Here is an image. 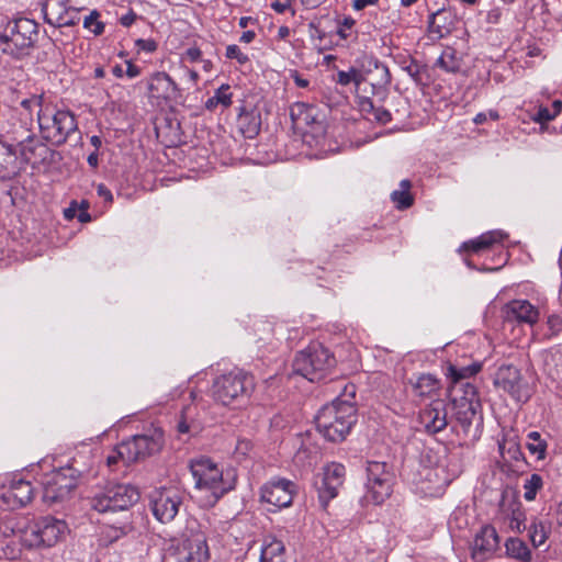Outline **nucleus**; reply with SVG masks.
<instances>
[{"mask_svg": "<svg viewBox=\"0 0 562 562\" xmlns=\"http://www.w3.org/2000/svg\"><path fill=\"white\" fill-rule=\"evenodd\" d=\"M506 554L520 562H530L531 551L528 546L518 538H509L506 543Z\"/></svg>", "mask_w": 562, "mask_h": 562, "instance_id": "nucleus-35", "label": "nucleus"}, {"mask_svg": "<svg viewBox=\"0 0 562 562\" xmlns=\"http://www.w3.org/2000/svg\"><path fill=\"white\" fill-rule=\"evenodd\" d=\"M554 117L555 115L553 114V111L548 108L540 106L533 116V121L542 124L553 120Z\"/></svg>", "mask_w": 562, "mask_h": 562, "instance_id": "nucleus-50", "label": "nucleus"}, {"mask_svg": "<svg viewBox=\"0 0 562 562\" xmlns=\"http://www.w3.org/2000/svg\"><path fill=\"white\" fill-rule=\"evenodd\" d=\"M164 431L153 428L145 434L135 435L119 445V456L122 462L130 465L151 454L159 452L164 446Z\"/></svg>", "mask_w": 562, "mask_h": 562, "instance_id": "nucleus-10", "label": "nucleus"}, {"mask_svg": "<svg viewBox=\"0 0 562 562\" xmlns=\"http://www.w3.org/2000/svg\"><path fill=\"white\" fill-rule=\"evenodd\" d=\"M69 3L70 0H45L42 8L45 21L56 27L77 24L78 10Z\"/></svg>", "mask_w": 562, "mask_h": 562, "instance_id": "nucleus-19", "label": "nucleus"}, {"mask_svg": "<svg viewBox=\"0 0 562 562\" xmlns=\"http://www.w3.org/2000/svg\"><path fill=\"white\" fill-rule=\"evenodd\" d=\"M439 387V380L430 373L420 374L413 383L414 393L420 397L432 395Z\"/></svg>", "mask_w": 562, "mask_h": 562, "instance_id": "nucleus-33", "label": "nucleus"}, {"mask_svg": "<svg viewBox=\"0 0 562 562\" xmlns=\"http://www.w3.org/2000/svg\"><path fill=\"white\" fill-rule=\"evenodd\" d=\"M322 473L326 476V480H330L334 484L341 487L346 474L345 467L341 463L331 462L324 467Z\"/></svg>", "mask_w": 562, "mask_h": 562, "instance_id": "nucleus-41", "label": "nucleus"}, {"mask_svg": "<svg viewBox=\"0 0 562 562\" xmlns=\"http://www.w3.org/2000/svg\"><path fill=\"white\" fill-rule=\"evenodd\" d=\"M181 503L182 498L178 492L164 488L153 495L150 509L158 521L167 524L175 519Z\"/></svg>", "mask_w": 562, "mask_h": 562, "instance_id": "nucleus-18", "label": "nucleus"}, {"mask_svg": "<svg viewBox=\"0 0 562 562\" xmlns=\"http://www.w3.org/2000/svg\"><path fill=\"white\" fill-rule=\"evenodd\" d=\"M499 538L496 529L491 525L483 526L475 535L470 548L471 558L475 562H485L494 557L498 550Z\"/></svg>", "mask_w": 562, "mask_h": 562, "instance_id": "nucleus-20", "label": "nucleus"}, {"mask_svg": "<svg viewBox=\"0 0 562 562\" xmlns=\"http://www.w3.org/2000/svg\"><path fill=\"white\" fill-rule=\"evenodd\" d=\"M182 59L190 63L200 61L202 59V52L198 47H190L183 53Z\"/></svg>", "mask_w": 562, "mask_h": 562, "instance_id": "nucleus-51", "label": "nucleus"}, {"mask_svg": "<svg viewBox=\"0 0 562 562\" xmlns=\"http://www.w3.org/2000/svg\"><path fill=\"white\" fill-rule=\"evenodd\" d=\"M148 97L155 99L157 104L178 99L180 90L171 77L162 71L155 72L147 82Z\"/></svg>", "mask_w": 562, "mask_h": 562, "instance_id": "nucleus-21", "label": "nucleus"}, {"mask_svg": "<svg viewBox=\"0 0 562 562\" xmlns=\"http://www.w3.org/2000/svg\"><path fill=\"white\" fill-rule=\"evenodd\" d=\"M291 2L292 0H272L270 7L277 13H285L289 11L293 16L295 14V10L292 8Z\"/></svg>", "mask_w": 562, "mask_h": 562, "instance_id": "nucleus-49", "label": "nucleus"}, {"mask_svg": "<svg viewBox=\"0 0 562 562\" xmlns=\"http://www.w3.org/2000/svg\"><path fill=\"white\" fill-rule=\"evenodd\" d=\"M418 420L424 430L429 435L442 431L447 425V409L443 401H435L420 411Z\"/></svg>", "mask_w": 562, "mask_h": 562, "instance_id": "nucleus-23", "label": "nucleus"}, {"mask_svg": "<svg viewBox=\"0 0 562 562\" xmlns=\"http://www.w3.org/2000/svg\"><path fill=\"white\" fill-rule=\"evenodd\" d=\"M135 44L138 47V49L145 50V52H148V53L155 52L156 48H157V44L153 40L138 38L135 42Z\"/></svg>", "mask_w": 562, "mask_h": 562, "instance_id": "nucleus-54", "label": "nucleus"}, {"mask_svg": "<svg viewBox=\"0 0 562 562\" xmlns=\"http://www.w3.org/2000/svg\"><path fill=\"white\" fill-rule=\"evenodd\" d=\"M97 193L100 198L104 199L108 202H112L113 200L111 191L103 183L98 184Z\"/></svg>", "mask_w": 562, "mask_h": 562, "instance_id": "nucleus-59", "label": "nucleus"}, {"mask_svg": "<svg viewBox=\"0 0 562 562\" xmlns=\"http://www.w3.org/2000/svg\"><path fill=\"white\" fill-rule=\"evenodd\" d=\"M501 16L499 9H493L487 13V20L491 23H497Z\"/></svg>", "mask_w": 562, "mask_h": 562, "instance_id": "nucleus-64", "label": "nucleus"}, {"mask_svg": "<svg viewBox=\"0 0 562 562\" xmlns=\"http://www.w3.org/2000/svg\"><path fill=\"white\" fill-rule=\"evenodd\" d=\"M291 77L294 80L295 85L300 88H307L310 85V81L303 78L297 71H293L291 74Z\"/></svg>", "mask_w": 562, "mask_h": 562, "instance_id": "nucleus-61", "label": "nucleus"}, {"mask_svg": "<svg viewBox=\"0 0 562 562\" xmlns=\"http://www.w3.org/2000/svg\"><path fill=\"white\" fill-rule=\"evenodd\" d=\"M508 237L503 231H491L482 234L476 239L469 240L462 245V248L473 252H480L481 250L488 249L493 245L502 243Z\"/></svg>", "mask_w": 562, "mask_h": 562, "instance_id": "nucleus-28", "label": "nucleus"}, {"mask_svg": "<svg viewBox=\"0 0 562 562\" xmlns=\"http://www.w3.org/2000/svg\"><path fill=\"white\" fill-rule=\"evenodd\" d=\"M355 24V21L351 18H346L341 25L338 29V35L341 38H348L350 36V31Z\"/></svg>", "mask_w": 562, "mask_h": 562, "instance_id": "nucleus-52", "label": "nucleus"}, {"mask_svg": "<svg viewBox=\"0 0 562 562\" xmlns=\"http://www.w3.org/2000/svg\"><path fill=\"white\" fill-rule=\"evenodd\" d=\"M454 25V15L451 11L439 9L431 13L428 21V31L434 38L449 35Z\"/></svg>", "mask_w": 562, "mask_h": 562, "instance_id": "nucleus-27", "label": "nucleus"}, {"mask_svg": "<svg viewBox=\"0 0 562 562\" xmlns=\"http://www.w3.org/2000/svg\"><path fill=\"white\" fill-rule=\"evenodd\" d=\"M334 355L322 344L313 342L297 352L293 360V371L311 382L324 379L335 367Z\"/></svg>", "mask_w": 562, "mask_h": 562, "instance_id": "nucleus-5", "label": "nucleus"}, {"mask_svg": "<svg viewBox=\"0 0 562 562\" xmlns=\"http://www.w3.org/2000/svg\"><path fill=\"white\" fill-rule=\"evenodd\" d=\"M79 472L71 467L47 474L43 481V501L54 504L64 501L77 487Z\"/></svg>", "mask_w": 562, "mask_h": 562, "instance_id": "nucleus-12", "label": "nucleus"}, {"mask_svg": "<svg viewBox=\"0 0 562 562\" xmlns=\"http://www.w3.org/2000/svg\"><path fill=\"white\" fill-rule=\"evenodd\" d=\"M139 499L137 487L131 484H109L90 501V506L102 514L124 515Z\"/></svg>", "mask_w": 562, "mask_h": 562, "instance_id": "nucleus-8", "label": "nucleus"}, {"mask_svg": "<svg viewBox=\"0 0 562 562\" xmlns=\"http://www.w3.org/2000/svg\"><path fill=\"white\" fill-rule=\"evenodd\" d=\"M436 65L447 72H457L461 68V59L458 57L456 49L452 47H446Z\"/></svg>", "mask_w": 562, "mask_h": 562, "instance_id": "nucleus-36", "label": "nucleus"}, {"mask_svg": "<svg viewBox=\"0 0 562 562\" xmlns=\"http://www.w3.org/2000/svg\"><path fill=\"white\" fill-rule=\"evenodd\" d=\"M315 488L318 494V501L321 506L325 509L328 503L338 495V485L334 484L333 481L326 480V476L322 473L316 476L314 482Z\"/></svg>", "mask_w": 562, "mask_h": 562, "instance_id": "nucleus-30", "label": "nucleus"}, {"mask_svg": "<svg viewBox=\"0 0 562 562\" xmlns=\"http://www.w3.org/2000/svg\"><path fill=\"white\" fill-rule=\"evenodd\" d=\"M68 532L67 524L53 516L41 517L29 525L22 542L30 549L50 548L63 540Z\"/></svg>", "mask_w": 562, "mask_h": 562, "instance_id": "nucleus-9", "label": "nucleus"}, {"mask_svg": "<svg viewBox=\"0 0 562 562\" xmlns=\"http://www.w3.org/2000/svg\"><path fill=\"white\" fill-rule=\"evenodd\" d=\"M499 515L508 522L509 528L518 533L526 529V513L520 501L514 495L503 493L499 502Z\"/></svg>", "mask_w": 562, "mask_h": 562, "instance_id": "nucleus-22", "label": "nucleus"}, {"mask_svg": "<svg viewBox=\"0 0 562 562\" xmlns=\"http://www.w3.org/2000/svg\"><path fill=\"white\" fill-rule=\"evenodd\" d=\"M393 480L394 475L387 463L369 461L364 499L374 505L382 504L392 494Z\"/></svg>", "mask_w": 562, "mask_h": 562, "instance_id": "nucleus-11", "label": "nucleus"}, {"mask_svg": "<svg viewBox=\"0 0 562 562\" xmlns=\"http://www.w3.org/2000/svg\"><path fill=\"white\" fill-rule=\"evenodd\" d=\"M529 538L532 546L538 548L548 539V527L544 522L533 519L529 527Z\"/></svg>", "mask_w": 562, "mask_h": 562, "instance_id": "nucleus-40", "label": "nucleus"}, {"mask_svg": "<svg viewBox=\"0 0 562 562\" xmlns=\"http://www.w3.org/2000/svg\"><path fill=\"white\" fill-rule=\"evenodd\" d=\"M237 122L245 137L252 138L259 133L260 116L254 112H240Z\"/></svg>", "mask_w": 562, "mask_h": 562, "instance_id": "nucleus-34", "label": "nucleus"}, {"mask_svg": "<svg viewBox=\"0 0 562 562\" xmlns=\"http://www.w3.org/2000/svg\"><path fill=\"white\" fill-rule=\"evenodd\" d=\"M361 94L383 101L387 95V88L391 83V74L387 66L378 59L368 61L364 71H361Z\"/></svg>", "mask_w": 562, "mask_h": 562, "instance_id": "nucleus-13", "label": "nucleus"}, {"mask_svg": "<svg viewBox=\"0 0 562 562\" xmlns=\"http://www.w3.org/2000/svg\"><path fill=\"white\" fill-rule=\"evenodd\" d=\"M373 97L360 94L359 105L362 112L372 113L373 119L380 124H386L392 120L390 111L381 106H375Z\"/></svg>", "mask_w": 562, "mask_h": 562, "instance_id": "nucleus-31", "label": "nucleus"}, {"mask_svg": "<svg viewBox=\"0 0 562 562\" xmlns=\"http://www.w3.org/2000/svg\"><path fill=\"white\" fill-rule=\"evenodd\" d=\"M252 448V443L250 440L241 438L238 439L235 447V457L237 459H243L247 457Z\"/></svg>", "mask_w": 562, "mask_h": 562, "instance_id": "nucleus-47", "label": "nucleus"}, {"mask_svg": "<svg viewBox=\"0 0 562 562\" xmlns=\"http://www.w3.org/2000/svg\"><path fill=\"white\" fill-rule=\"evenodd\" d=\"M255 36H256V34H255V32H254V31H245V32L241 34V36H240L239 41H240L241 43H246V44H248V43H251V42L254 41Z\"/></svg>", "mask_w": 562, "mask_h": 562, "instance_id": "nucleus-63", "label": "nucleus"}, {"mask_svg": "<svg viewBox=\"0 0 562 562\" xmlns=\"http://www.w3.org/2000/svg\"><path fill=\"white\" fill-rule=\"evenodd\" d=\"M379 0H352V9L356 11H362L368 7L376 5Z\"/></svg>", "mask_w": 562, "mask_h": 562, "instance_id": "nucleus-55", "label": "nucleus"}, {"mask_svg": "<svg viewBox=\"0 0 562 562\" xmlns=\"http://www.w3.org/2000/svg\"><path fill=\"white\" fill-rule=\"evenodd\" d=\"M453 415L465 437L477 439L481 435L482 417L479 414L480 403L452 401Z\"/></svg>", "mask_w": 562, "mask_h": 562, "instance_id": "nucleus-17", "label": "nucleus"}, {"mask_svg": "<svg viewBox=\"0 0 562 562\" xmlns=\"http://www.w3.org/2000/svg\"><path fill=\"white\" fill-rule=\"evenodd\" d=\"M190 472L194 487L211 494L210 504H215L222 496L235 488L237 474L234 469H222L211 459L201 457L191 460Z\"/></svg>", "mask_w": 562, "mask_h": 562, "instance_id": "nucleus-1", "label": "nucleus"}, {"mask_svg": "<svg viewBox=\"0 0 562 562\" xmlns=\"http://www.w3.org/2000/svg\"><path fill=\"white\" fill-rule=\"evenodd\" d=\"M38 36V24L27 18L9 21L0 33V49L14 58L30 55Z\"/></svg>", "mask_w": 562, "mask_h": 562, "instance_id": "nucleus-3", "label": "nucleus"}, {"mask_svg": "<svg viewBox=\"0 0 562 562\" xmlns=\"http://www.w3.org/2000/svg\"><path fill=\"white\" fill-rule=\"evenodd\" d=\"M10 144L0 140V156H14L19 150L21 158L29 164L49 162L55 155L48 146L36 138L30 130L20 125L11 132Z\"/></svg>", "mask_w": 562, "mask_h": 562, "instance_id": "nucleus-4", "label": "nucleus"}, {"mask_svg": "<svg viewBox=\"0 0 562 562\" xmlns=\"http://www.w3.org/2000/svg\"><path fill=\"white\" fill-rule=\"evenodd\" d=\"M34 495L31 482L18 479L12 480L10 485L1 493V501L10 509L21 508L27 505Z\"/></svg>", "mask_w": 562, "mask_h": 562, "instance_id": "nucleus-24", "label": "nucleus"}, {"mask_svg": "<svg viewBox=\"0 0 562 562\" xmlns=\"http://www.w3.org/2000/svg\"><path fill=\"white\" fill-rule=\"evenodd\" d=\"M527 449L529 452L537 456L538 460H543L547 451L546 440L541 438V435L538 431H530L527 435Z\"/></svg>", "mask_w": 562, "mask_h": 562, "instance_id": "nucleus-39", "label": "nucleus"}, {"mask_svg": "<svg viewBox=\"0 0 562 562\" xmlns=\"http://www.w3.org/2000/svg\"><path fill=\"white\" fill-rule=\"evenodd\" d=\"M37 121L43 138L56 146H60L70 135L78 131L75 115L68 110L54 108H41L37 113Z\"/></svg>", "mask_w": 562, "mask_h": 562, "instance_id": "nucleus-7", "label": "nucleus"}, {"mask_svg": "<svg viewBox=\"0 0 562 562\" xmlns=\"http://www.w3.org/2000/svg\"><path fill=\"white\" fill-rule=\"evenodd\" d=\"M42 99L41 98H32V99H25L21 102V105L25 108L26 110H32L34 106H41Z\"/></svg>", "mask_w": 562, "mask_h": 562, "instance_id": "nucleus-62", "label": "nucleus"}, {"mask_svg": "<svg viewBox=\"0 0 562 562\" xmlns=\"http://www.w3.org/2000/svg\"><path fill=\"white\" fill-rule=\"evenodd\" d=\"M340 86H348L353 83L356 87V91L358 97L361 94V71L351 67L348 71L339 70L334 79Z\"/></svg>", "mask_w": 562, "mask_h": 562, "instance_id": "nucleus-38", "label": "nucleus"}, {"mask_svg": "<svg viewBox=\"0 0 562 562\" xmlns=\"http://www.w3.org/2000/svg\"><path fill=\"white\" fill-rule=\"evenodd\" d=\"M254 386L252 375L243 370L232 371L214 380L212 397L224 406L239 404L249 396Z\"/></svg>", "mask_w": 562, "mask_h": 562, "instance_id": "nucleus-6", "label": "nucleus"}, {"mask_svg": "<svg viewBox=\"0 0 562 562\" xmlns=\"http://www.w3.org/2000/svg\"><path fill=\"white\" fill-rule=\"evenodd\" d=\"M315 423L325 439L342 441L356 423V407L351 402L337 397L318 411Z\"/></svg>", "mask_w": 562, "mask_h": 562, "instance_id": "nucleus-2", "label": "nucleus"}, {"mask_svg": "<svg viewBox=\"0 0 562 562\" xmlns=\"http://www.w3.org/2000/svg\"><path fill=\"white\" fill-rule=\"evenodd\" d=\"M225 56L228 59H235L239 65H245L249 61L247 54L243 53L238 45L232 44L226 47Z\"/></svg>", "mask_w": 562, "mask_h": 562, "instance_id": "nucleus-45", "label": "nucleus"}, {"mask_svg": "<svg viewBox=\"0 0 562 562\" xmlns=\"http://www.w3.org/2000/svg\"><path fill=\"white\" fill-rule=\"evenodd\" d=\"M494 385L508 393L516 402L525 403L531 396L528 383L513 364H502L494 376Z\"/></svg>", "mask_w": 562, "mask_h": 562, "instance_id": "nucleus-14", "label": "nucleus"}, {"mask_svg": "<svg viewBox=\"0 0 562 562\" xmlns=\"http://www.w3.org/2000/svg\"><path fill=\"white\" fill-rule=\"evenodd\" d=\"M482 369L481 362L473 361L467 366H460L458 363H450L448 367V376L454 384L463 382V380L471 378L479 373Z\"/></svg>", "mask_w": 562, "mask_h": 562, "instance_id": "nucleus-32", "label": "nucleus"}, {"mask_svg": "<svg viewBox=\"0 0 562 562\" xmlns=\"http://www.w3.org/2000/svg\"><path fill=\"white\" fill-rule=\"evenodd\" d=\"M78 203L77 201H72L68 207L64 210V216L66 220L70 221L75 217L78 218Z\"/></svg>", "mask_w": 562, "mask_h": 562, "instance_id": "nucleus-56", "label": "nucleus"}, {"mask_svg": "<svg viewBox=\"0 0 562 562\" xmlns=\"http://www.w3.org/2000/svg\"><path fill=\"white\" fill-rule=\"evenodd\" d=\"M137 19V14L130 10L127 13L123 14L121 18H120V23L121 25L125 26V27H130Z\"/></svg>", "mask_w": 562, "mask_h": 562, "instance_id": "nucleus-57", "label": "nucleus"}, {"mask_svg": "<svg viewBox=\"0 0 562 562\" xmlns=\"http://www.w3.org/2000/svg\"><path fill=\"white\" fill-rule=\"evenodd\" d=\"M459 385V391L462 392V395L459 397H454L452 401H464L471 404L480 403L477 397L476 387L470 382H460L457 383L456 386Z\"/></svg>", "mask_w": 562, "mask_h": 562, "instance_id": "nucleus-43", "label": "nucleus"}, {"mask_svg": "<svg viewBox=\"0 0 562 562\" xmlns=\"http://www.w3.org/2000/svg\"><path fill=\"white\" fill-rule=\"evenodd\" d=\"M89 209V203L86 200H82L80 204H78V221L81 223H88L91 221L90 214L87 212Z\"/></svg>", "mask_w": 562, "mask_h": 562, "instance_id": "nucleus-53", "label": "nucleus"}, {"mask_svg": "<svg viewBox=\"0 0 562 562\" xmlns=\"http://www.w3.org/2000/svg\"><path fill=\"white\" fill-rule=\"evenodd\" d=\"M548 328L551 336H557L562 331V316L559 314H552L547 319Z\"/></svg>", "mask_w": 562, "mask_h": 562, "instance_id": "nucleus-48", "label": "nucleus"}, {"mask_svg": "<svg viewBox=\"0 0 562 562\" xmlns=\"http://www.w3.org/2000/svg\"><path fill=\"white\" fill-rule=\"evenodd\" d=\"M296 485L286 479H272L260 490V498L276 507V509L288 507L293 502Z\"/></svg>", "mask_w": 562, "mask_h": 562, "instance_id": "nucleus-16", "label": "nucleus"}, {"mask_svg": "<svg viewBox=\"0 0 562 562\" xmlns=\"http://www.w3.org/2000/svg\"><path fill=\"white\" fill-rule=\"evenodd\" d=\"M178 562H206L210 558L206 536L202 530H190L173 551Z\"/></svg>", "mask_w": 562, "mask_h": 562, "instance_id": "nucleus-15", "label": "nucleus"}, {"mask_svg": "<svg viewBox=\"0 0 562 562\" xmlns=\"http://www.w3.org/2000/svg\"><path fill=\"white\" fill-rule=\"evenodd\" d=\"M229 85H222L214 93L216 101L223 108H228L232 104L233 94L231 93Z\"/></svg>", "mask_w": 562, "mask_h": 562, "instance_id": "nucleus-46", "label": "nucleus"}, {"mask_svg": "<svg viewBox=\"0 0 562 562\" xmlns=\"http://www.w3.org/2000/svg\"><path fill=\"white\" fill-rule=\"evenodd\" d=\"M542 485H543L542 477L537 473L531 474L530 477H528L524 483V490H525L524 498L527 502L535 501L537 493H538V491H540L542 488Z\"/></svg>", "mask_w": 562, "mask_h": 562, "instance_id": "nucleus-42", "label": "nucleus"}, {"mask_svg": "<svg viewBox=\"0 0 562 562\" xmlns=\"http://www.w3.org/2000/svg\"><path fill=\"white\" fill-rule=\"evenodd\" d=\"M508 318L533 325L539 319V311L527 300H513L506 304Z\"/></svg>", "mask_w": 562, "mask_h": 562, "instance_id": "nucleus-26", "label": "nucleus"}, {"mask_svg": "<svg viewBox=\"0 0 562 562\" xmlns=\"http://www.w3.org/2000/svg\"><path fill=\"white\" fill-rule=\"evenodd\" d=\"M133 529L132 515L125 513L124 515H120L116 520L105 524L102 529L101 541L105 546H109L131 533Z\"/></svg>", "mask_w": 562, "mask_h": 562, "instance_id": "nucleus-25", "label": "nucleus"}, {"mask_svg": "<svg viewBox=\"0 0 562 562\" xmlns=\"http://www.w3.org/2000/svg\"><path fill=\"white\" fill-rule=\"evenodd\" d=\"M122 462V457L119 456V445L112 450V452L106 457V464L111 468L119 462Z\"/></svg>", "mask_w": 562, "mask_h": 562, "instance_id": "nucleus-58", "label": "nucleus"}, {"mask_svg": "<svg viewBox=\"0 0 562 562\" xmlns=\"http://www.w3.org/2000/svg\"><path fill=\"white\" fill-rule=\"evenodd\" d=\"M126 70H125V75L128 77V78H136L137 76H139L140 74V68L136 65H134L131 60H127L126 61Z\"/></svg>", "mask_w": 562, "mask_h": 562, "instance_id": "nucleus-60", "label": "nucleus"}, {"mask_svg": "<svg viewBox=\"0 0 562 562\" xmlns=\"http://www.w3.org/2000/svg\"><path fill=\"white\" fill-rule=\"evenodd\" d=\"M411 187V181L405 179L401 181L400 189L392 192L391 199L398 210H405L412 206L414 199L409 192Z\"/></svg>", "mask_w": 562, "mask_h": 562, "instance_id": "nucleus-37", "label": "nucleus"}, {"mask_svg": "<svg viewBox=\"0 0 562 562\" xmlns=\"http://www.w3.org/2000/svg\"><path fill=\"white\" fill-rule=\"evenodd\" d=\"M100 13L95 10L90 12L83 20V27L91 31L94 35H101L104 31V24L99 20Z\"/></svg>", "mask_w": 562, "mask_h": 562, "instance_id": "nucleus-44", "label": "nucleus"}, {"mask_svg": "<svg viewBox=\"0 0 562 562\" xmlns=\"http://www.w3.org/2000/svg\"><path fill=\"white\" fill-rule=\"evenodd\" d=\"M285 548L282 541L267 538L261 549L260 562H286Z\"/></svg>", "mask_w": 562, "mask_h": 562, "instance_id": "nucleus-29", "label": "nucleus"}]
</instances>
